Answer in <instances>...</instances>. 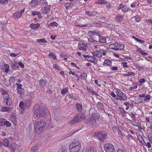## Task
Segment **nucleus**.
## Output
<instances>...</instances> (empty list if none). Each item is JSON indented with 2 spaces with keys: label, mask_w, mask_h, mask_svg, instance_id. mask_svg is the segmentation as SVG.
<instances>
[{
  "label": "nucleus",
  "mask_w": 152,
  "mask_h": 152,
  "mask_svg": "<svg viewBox=\"0 0 152 152\" xmlns=\"http://www.w3.org/2000/svg\"><path fill=\"white\" fill-rule=\"evenodd\" d=\"M3 102L4 103H6V105L8 106H10L12 104V100L9 97L4 99Z\"/></svg>",
  "instance_id": "15"
},
{
  "label": "nucleus",
  "mask_w": 152,
  "mask_h": 152,
  "mask_svg": "<svg viewBox=\"0 0 152 152\" xmlns=\"http://www.w3.org/2000/svg\"><path fill=\"white\" fill-rule=\"evenodd\" d=\"M77 115H78V118L80 119H80H83L84 120L86 117L84 114L83 113H80Z\"/></svg>",
  "instance_id": "48"
},
{
  "label": "nucleus",
  "mask_w": 152,
  "mask_h": 152,
  "mask_svg": "<svg viewBox=\"0 0 152 152\" xmlns=\"http://www.w3.org/2000/svg\"><path fill=\"white\" fill-rule=\"evenodd\" d=\"M128 140L129 141L130 140H133L134 139V137L131 135L129 134L126 136Z\"/></svg>",
  "instance_id": "57"
},
{
  "label": "nucleus",
  "mask_w": 152,
  "mask_h": 152,
  "mask_svg": "<svg viewBox=\"0 0 152 152\" xmlns=\"http://www.w3.org/2000/svg\"><path fill=\"white\" fill-rule=\"evenodd\" d=\"M87 74L84 72L81 73L80 75V79L82 80H85L87 78Z\"/></svg>",
  "instance_id": "30"
},
{
  "label": "nucleus",
  "mask_w": 152,
  "mask_h": 152,
  "mask_svg": "<svg viewBox=\"0 0 152 152\" xmlns=\"http://www.w3.org/2000/svg\"><path fill=\"white\" fill-rule=\"evenodd\" d=\"M75 4V1H72L70 3L65 4H64V6L65 7L66 9H68L70 8H72L74 6Z\"/></svg>",
  "instance_id": "16"
},
{
  "label": "nucleus",
  "mask_w": 152,
  "mask_h": 152,
  "mask_svg": "<svg viewBox=\"0 0 152 152\" xmlns=\"http://www.w3.org/2000/svg\"><path fill=\"white\" fill-rule=\"evenodd\" d=\"M36 42L38 43H45L47 42V41L45 40V38L38 39H37Z\"/></svg>",
  "instance_id": "34"
},
{
  "label": "nucleus",
  "mask_w": 152,
  "mask_h": 152,
  "mask_svg": "<svg viewBox=\"0 0 152 152\" xmlns=\"http://www.w3.org/2000/svg\"><path fill=\"white\" fill-rule=\"evenodd\" d=\"M135 75V73L131 71L128 72L126 74H124L123 75V76L125 77L131 76H134Z\"/></svg>",
  "instance_id": "29"
},
{
  "label": "nucleus",
  "mask_w": 152,
  "mask_h": 152,
  "mask_svg": "<svg viewBox=\"0 0 152 152\" xmlns=\"http://www.w3.org/2000/svg\"><path fill=\"white\" fill-rule=\"evenodd\" d=\"M17 91L18 93V94H20V95H21L22 94H23L24 93V89L23 88L17 89Z\"/></svg>",
  "instance_id": "44"
},
{
  "label": "nucleus",
  "mask_w": 152,
  "mask_h": 152,
  "mask_svg": "<svg viewBox=\"0 0 152 152\" xmlns=\"http://www.w3.org/2000/svg\"><path fill=\"white\" fill-rule=\"evenodd\" d=\"M34 107V114L37 118H42L45 116L47 113V108L45 107L39 106Z\"/></svg>",
  "instance_id": "2"
},
{
  "label": "nucleus",
  "mask_w": 152,
  "mask_h": 152,
  "mask_svg": "<svg viewBox=\"0 0 152 152\" xmlns=\"http://www.w3.org/2000/svg\"><path fill=\"white\" fill-rule=\"evenodd\" d=\"M40 24L39 23H36V24L32 23L30 25V27L32 29L35 30H37Z\"/></svg>",
  "instance_id": "14"
},
{
  "label": "nucleus",
  "mask_w": 152,
  "mask_h": 152,
  "mask_svg": "<svg viewBox=\"0 0 152 152\" xmlns=\"http://www.w3.org/2000/svg\"><path fill=\"white\" fill-rule=\"evenodd\" d=\"M151 99V96L150 94H148L145 96V97L144 101L145 102H148Z\"/></svg>",
  "instance_id": "41"
},
{
  "label": "nucleus",
  "mask_w": 152,
  "mask_h": 152,
  "mask_svg": "<svg viewBox=\"0 0 152 152\" xmlns=\"http://www.w3.org/2000/svg\"><path fill=\"white\" fill-rule=\"evenodd\" d=\"M3 67L4 69V72L6 73H8L9 70V65L8 64H5L4 65Z\"/></svg>",
  "instance_id": "33"
},
{
  "label": "nucleus",
  "mask_w": 152,
  "mask_h": 152,
  "mask_svg": "<svg viewBox=\"0 0 152 152\" xmlns=\"http://www.w3.org/2000/svg\"><path fill=\"white\" fill-rule=\"evenodd\" d=\"M109 48L114 50H124V45L122 43L115 42L113 44H110L109 45Z\"/></svg>",
  "instance_id": "4"
},
{
  "label": "nucleus",
  "mask_w": 152,
  "mask_h": 152,
  "mask_svg": "<svg viewBox=\"0 0 152 152\" xmlns=\"http://www.w3.org/2000/svg\"><path fill=\"white\" fill-rule=\"evenodd\" d=\"M53 68L58 70H61L60 67L56 64H53Z\"/></svg>",
  "instance_id": "47"
},
{
  "label": "nucleus",
  "mask_w": 152,
  "mask_h": 152,
  "mask_svg": "<svg viewBox=\"0 0 152 152\" xmlns=\"http://www.w3.org/2000/svg\"><path fill=\"white\" fill-rule=\"evenodd\" d=\"M69 147L70 152H79L81 148L80 142L75 139L71 142Z\"/></svg>",
  "instance_id": "3"
},
{
  "label": "nucleus",
  "mask_w": 152,
  "mask_h": 152,
  "mask_svg": "<svg viewBox=\"0 0 152 152\" xmlns=\"http://www.w3.org/2000/svg\"><path fill=\"white\" fill-rule=\"evenodd\" d=\"M124 19V16L120 14L117 15L115 16V19L118 22H121Z\"/></svg>",
  "instance_id": "19"
},
{
  "label": "nucleus",
  "mask_w": 152,
  "mask_h": 152,
  "mask_svg": "<svg viewBox=\"0 0 152 152\" xmlns=\"http://www.w3.org/2000/svg\"><path fill=\"white\" fill-rule=\"evenodd\" d=\"M87 91L90 94H91L92 95L96 96L97 94L94 90L91 88H88L87 87Z\"/></svg>",
  "instance_id": "20"
},
{
  "label": "nucleus",
  "mask_w": 152,
  "mask_h": 152,
  "mask_svg": "<svg viewBox=\"0 0 152 152\" xmlns=\"http://www.w3.org/2000/svg\"><path fill=\"white\" fill-rule=\"evenodd\" d=\"M3 145L5 147L8 146L9 141L7 139H4L3 141Z\"/></svg>",
  "instance_id": "52"
},
{
  "label": "nucleus",
  "mask_w": 152,
  "mask_h": 152,
  "mask_svg": "<svg viewBox=\"0 0 152 152\" xmlns=\"http://www.w3.org/2000/svg\"><path fill=\"white\" fill-rule=\"evenodd\" d=\"M135 21L136 22H138L141 20V18L138 15H136L134 17Z\"/></svg>",
  "instance_id": "58"
},
{
  "label": "nucleus",
  "mask_w": 152,
  "mask_h": 152,
  "mask_svg": "<svg viewBox=\"0 0 152 152\" xmlns=\"http://www.w3.org/2000/svg\"><path fill=\"white\" fill-rule=\"evenodd\" d=\"M6 119L5 118H0V126H4L5 121Z\"/></svg>",
  "instance_id": "35"
},
{
  "label": "nucleus",
  "mask_w": 152,
  "mask_h": 152,
  "mask_svg": "<svg viewBox=\"0 0 152 152\" xmlns=\"http://www.w3.org/2000/svg\"><path fill=\"white\" fill-rule=\"evenodd\" d=\"M132 37L136 41L141 43H145V41L144 40L139 39L134 36H132Z\"/></svg>",
  "instance_id": "39"
},
{
  "label": "nucleus",
  "mask_w": 152,
  "mask_h": 152,
  "mask_svg": "<svg viewBox=\"0 0 152 152\" xmlns=\"http://www.w3.org/2000/svg\"><path fill=\"white\" fill-rule=\"evenodd\" d=\"M0 92L1 93V95L3 96L8 93L7 91L3 88H2L1 89Z\"/></svg>",
  "instance_id": "54"
},
{
  "label": "nucleus",
  "mask_w": 152,
  "mask_h": 152,
  "mask_svg": "<svg viewBox=\"0 0 152 152\" xmlns=\"http://www.w3.org/2000/svg\"><path fill=\"white\" fill-rule=\"evenodd\" d=\"M50 11L49 7L48 6H45L41 10V11L42 14L44 15L49 12Z\"/></svg>",
  "instance_id": "12"
},
{
  "label": "nucleus",
  "mask_w": 152,
  "mask_h": 152,
  "mask_svg": "<svg viewBox=\"0 0 152 152\" xmlns=\"http://www.w3.org/2000/svg\"><path fill=\"white\" fill-rule=\"evenodd\" d=\"M139 52L140 54L145 56H147L148 55L147 53L141 50H139Z\"/></svg>",
  "instance_id": "60"
},
{
  "label": "nucleus",
  "mask_w": 152,
  "mask_h": 152,
  "mask_svg": "<svg viewBox=\"0 0 152 152\" xmlns=\"http://www.w3.org/2000/svg\"><path fill=\"white\" fill-rule=\"evenodd\" d=\"M39 147L38 145L34 146L31 148V152H37L38 149V148Z\"/></svg>",
  "instance_id": "32"
},
{
  "label": "nucleus",
  "mask_w": 152,
  "mask_h": 152,
  "mask_svg": "<svg viewBox=\"0 0 152 152\" xmlns=\"http://www.w3.org/2000/svg\"><path fill=\"white\" fill-rule=\"evenodd\" d=\"M9 148L10 149V151L11 152H15L16 147L13 148L12 145H10L8 146Z\"/></svg>",
  "instance_id": "56"
},
{
  "label": "nucleus",
  "mask_w": 152,
  "mask_h": 152,
  "mask_svg": "<svg viewBox=\"0 0 152 152\" xmlns=\"http://www.w3.org/2000/svg\"><path fill=\"white\" fill-rule=\"evenodd\" d=\"M121 9L122 12L124 13L129 11V9L126 6H125L122 4L119 5L117 8V10H119Z\"/></svg>",
  "instance_id": "10"
},
{
  "label": "nucleus",
  "mask_w": 152,
  "mask_h": 152,
  "mask_svg": "<svg viewBox=\"0 0 152 152\" xmlns=\"http://www.w3.org/2000/svg\"><path fill=\"white\" fill-rule=\"evenodd\" d=\"M137 138H138V140L140 142H142V140H143V139L142 137L140 134L138 135Z\"/></svg>",
  "instance_id": "63"
},
{
  "label": "nucleus",
  "mask_w": 152,
  "mask_h": 152,
  "mask_svg": "<svg viewBox=\"0 0 152 152\" xmlns=\"http://www.w3.org/2000/svg\"><path fill=\"white\" fill-rule=\"evenodd\" d=\"M38 4V2L36 0H32L29 3V5L33 7H35L37 6Z\"/></svg>",
  "instance_id": "26"
},
{
  "label": "nucleus",
  "mask_w": 152,
  "mask_h": 152,
  "mask_svg": "<svg viewBox=\"0 0 152 152\" xmlns=\"http://www.w3.org/2000/svg\"><path fill=\"white\" fill-rule=\"evenodd\" d=\"M48 56L51 57L54 60H55L57 59V56L56 54H54L52 53H50L48 55Z\"/></svg>",
  "instance_id": "40"
},
{
  "label": "nucleus",
  "mask_w": 152,
  "mask_h": 152,
  "mask_svg": "<svg viewBox=\"0 0 152 152\" xmlns=\"http://www.w3.org/2000/svg\"><path fill=\"white\" fill-rule=\"evenodd\" d=\"M19 107L21 109H23L24 108V104L23 102L21 101L20 102Z\"/></svg>",
  "instance_id": "61"
},
{
  "label": "nucleus",
  "mask_w": 152,
  "mask_h": 152,
  "mask_svg": "<svg viewBox=\"0 0 152 152\" xmlns=\"http://www.w3.org/2000/svg\"><path fill=\"white\" fill-rule=\"evenodd\" d=\"M12 108L10 107H5L3 106L0 108V111L1 112H7L10 113L12 110Z\"/></svg>",
  "instance_id": "11"
},
{
  "label": "nucleus",
  "mask_w": 152,
  "mask_h": 152,
  "mask_svg": "<svg viewBox=\"0 0 152 152\" xmlns=\"http://www.w3.org/2000/svg\"><path fill=\"white\" fill-rule=\"evenodd\" d=\"M121 65L124 68H129V65L128 64V63L127 62L122 63Z\"/></svg>",
  "instance_id": "46"
},
{
  "label": "nucleus",
  "mask_w": 152,
  "mask_h": 152,
  "mask_svg": "<svg viewBox=\"0 0 152 152\" xmlns=\"http://www.w3.org/2000/svg\"><path fill=\"white\" fill-rule=\"evenodd\" d=\"M94 116L95 117L96 119H97V120H98L100 119V121H101V119L100 118H101V117L99 114H94Z\"/></svg>",
  "instance_id": "55"
},
{
  "label": "nucleus",
  "mask_w": 152,
  "mask_h": 152,
  "mask_svg": "<svg viewBox=\"0 0 152 152\" xmlns=\"http://www.w3.org/2000/svg\"><path fill=\"white\" fill-rule=\"evenodd\" d=\"M76 107L78 112H80L83 109V106L81 104L77 103L76 104Z\"/></svg>",
  "instance_id": "24"
},
{
  "label": "nucleus",
  "mask_w": 152,
  "mask_h": 152,
  "mask_svg": "<svg viewBox=\"0 0 152 152\" xmlns=\"http://www.w3.org/2000/svg\"><path fill=\"white\" fill-rule=\"evenodd\" d=\"M46 126V123L43 120L36 121L34 124V132L37 134H40L44 130Z\"/></svg>",
  "instance_id": "1"
},
{
  "label": "nucleus",
  "mask_w": 152,
  "mask_h": 152,
  "mask_svg": "<svg viewBox=\"0 0 152 152\" xmlns=\"http://www.w3.org/2000/svg\"><path fill=\"white\" fill-rule=\"evenodd\" d=\"M91 34L92 35V37L96 39L95 36H96L97 37L100 35V34L97 32L95 31H90Z\"/></svg>",
  "instance_id": "25"
},
{
  "label": "nucleus",
  "mask_w": 152,
  "mask_h": 152,
  "mask_svg": "<svg viewBox=\"0 0 152 152\" xmlns=\"http://www.w3.org/2000/svg\"><path fill=\"white\" fill-rule=\"evenodd\" d=\"M11 66L13 69H16L18 67L17 62V61H15L13 63H12L11 64Z\"/></svg>",
  "instance_id": "31"
},
{
  "label": "nucleus",
  "mask_w": 152,
  "mask_h": 152,
  "mask_svg": "<svg viewBox=\"0 0 152 152\" xmlns=\"http://www.w3.org/2000/svg\"><path fill=\"white\" fill-rule=\"evenodd\" d=\"M11 123L7 120H6L5 121L4 126H6L7 127H10L11 126Z\"/></svg>",
  "instance_id": "53"
},
{
  "label": "nucleus",
  "mask_w": 152,
  "mask_h": 152,
  "mask_svg": "<svg viewBox=\"0 0 152 152\" xmlns=\"http://www.w3.org/2000/svg\"><path fill=\"white\" fill-rule=\"evenodd\" d=\"M8 3V0H0V4H7Z\"/></svg>",
  "instance_id": "59"
},
{
  "label": "nucleus",
  "mask_w": 152,
  "mask_h": 152,
  "mask_svg": "<svg viewBox=\"0 0 152 152\" xmlns=\"http://www.w3.org/2000/svg\"><path fill=\"white\" fill-rule=\"evenodd\" d=\"M92 53L94 56L97 57H100L102 56V53L100 51L96 50L93 52Z\"/></svg>",
  "instance_id": "22"
},
{
  "label": "nucleus",
  "mask_w": 152,
  "mask_h": 152,
  "mask_svg": "<svg viewBox=\"0 0 152 152\" xmlns=\"http://www.w3.org/2000/svg\"><path fill=\"white\" fill-rule=\"evenodd\" d=\"M118 109L119 111L122 115L124 116H126V112L125 111L123 108L119 107L118 108Z\"/></svg>",
  "instance_id": "23"
},
{
  "label": "nucleus",
  "mask_w": 152,
  "mask_h": 152,
  "mask_svg": "<svg viewBox=\"0 0 152 152\" xmlns=\"http://www.w3.org/2000/svg\"><path fill=\"white\" fill-rule=\"evenodd\" d=\"M88 123L91 122L93 125H95L96 124V121L94 115H93L90 118H89L87 121Z\"/></svg>",
  "instance_id": "13"
},
{
  "label": "nucleus",
  "mask_w": 152,
  "mask_h": 152,
  "mask_svg": "<svg viewBox=\"0 0 152 152\" xmlns=\"http://www.w3.org/2000/svg\"><path fill=\"white\" fill-rule=\"evenodd\" d=\"M25 11V9H24L22 11H21V12H19V11L17 12L14 13L13 15H12V18L15 19H18L20 18L22 15V13H24Z\"/></svg>",
  "instance_id": "8"
},
{
  "label": "nucleus",
  "mask_w": 152,
  "mask_h": 152,
  "mask_svg": "<svg viewBox=\"0 0 152 152\" xmlns=\"http://www.w3.org/2000/svg\"><path fill=\"white\" fill-rule=\"evenodd\" d=\"M131 124L134 126L138 127L139 130H141L142 129V128L141 127V125L139 122H136L134 121H131ZM139 131H140V130H139Z\"/></svg>",
  "instance_id": "18"
},
{
  "label": "nucleus",
  "mask_w": 152,
  "mask_h": 152,
  "mask_svg": "<svg viewBox=\"0 0 152 152\" xmlns=\"http://www.w3.org/2000/svg\"><path fill=\"white\" fill-rule=\"evenodd\" d=\"M68 148L66 146H61V148L59 150L58 152H67Z\"/></svg>",
  "instance_id": "28"
},
{
  "label": "nucleus",
  "mask_w": 152,
  "mask_h": 152,
  "mask_svg": "<svg viewBox=\"0 0 152 152\" xmlns=\"http://www.w3.org/2000/svg\"><path fill=\"white\" fill-rule=\"evenodd\" d=\"M94 148L93 147H89L86 150V152H94Z\"/></svg>",
  "instance_id": "45"
},
{
  "label": "nucleus",
  "mask_w": 152,
  "mask_h": 152,
  "mask_svg": "<svg viewBox=\"0 0 152 152\" xmlns=\"http://www.w3.org/2000/svg\"><path fill=\"white\" fill-rule=\"evenodd\" d=\"M105 64H107L109 66H111L112 65L111 61L107 59H105Z\"/></svg>",
  "instance_id": "49"
},
{
  "label": "nucleus",
  "mask_w": 152,
  "mask_h": 152,
  "mask_svg": "<svg viewBox=\"0 0 152 152\" xmlns=\"http://www.w3.org/2000/svg\"><path fill=\"white\" fill-rule=\"evenodd\" d=\"M148 137L150 142H152V134L149 133L148 134Z\"/></svg>",
  "instance_id": "62"
},
{
  "label": "nucleus",
  "mask_w": 152,
  "mask_h": 152,
  "mask_svg": "<svg viewBox=\"0 0 152 152\" xmlns=\"http://www.w3.org/2000/svg\"><path fill=\"white\" fill-rule=\"evenodd\" d=\"M98 38L99 39V42H104V37L103 36H100V35L98 37Z\"/></svg>",
  "instance_id": "50"
},
{
  "label": "nucleus",
  "mask_w": 152,
  "mask_h": 152,
  "mask_svg": "<svg viewBox=\"0 0 152 152\" xmlns=\"http://www.w3.org/2000/svg\"><path fill=\"white\" fill-rule=\"evenodd\" d=\"M129 115L134 120H136V114L132 112H130L129 113Z\"/></svg>",
  "instance_id": "38"
},
{
  "label": "nucleus",
  "mask_w": 152,
  "mask_h": 152,
  "mask_svg": "<svg viewBox=\"0 0 152 152\" xmlns=\"http://www.w3.org/2000/svg\"><path fill=\"white\" fill-rule=\"evenodd\" d=\"M16 78L14 77H11L9 79V82L10 84H11L15 81Z\"/></svg>",
  "instance_id": "37"
},
{
  "label": "nucleus",
  "mask_w": 152,
  "mask_h": 152,
  "mask_svg": "<svg viewBox=\"0 0 152 152\" xmlns=\"http://www.w3.org/2000/svg\"><path fill=\"white\" fill-rule=\"evenodd\" d=\"M89 59H88V61L90 62L94 63V64H96L98 62L97 59L92 56H90Z\"/></svg>",
  "instance_id": "27"
},
{
  "label": "nucleus",
  "mask_w": 152,
  "mask_h": 152,
  "mask_svg": "<svg viewBox=\"0 0 152 152\" xmlns=\"http://www.w3.org/2000/svg\"><path fill=\"white\" fill-rule=\"evenodd\" d=\"M68 91V88L67 87L63 88L61 91V93L62 94H65Z\"/></svg>",
  "instance_id": "36"
},
{
  "label": "nucleus",
  "mask_w": 152,
  "mask_h": 152,
  "mask_svg": "<svg viewBox=\"0 0 152 152\" xmlns=\"http://www.w3.org/2000/svg\"><path fill=\"white\" fill-rule=\"evenodd\" d=\"M80 120L78 118V115H76L73 119L69 122V124H73L77 122Z\"/></svg>",
  "instance_id": "17"
},
{
  "label": "nucleus",
  "mask_w": 152,
  "mask_h": 152,
  "mask_svg": "<svg viewBox=\"0 0 152 152\" xmlns=\"http://www.w3.org/2000/svg\"><path fill=\"white\" fill-rule=\"evenodd\" d=\"M104 131L97 132L94 134V136L97 137L101 141H104Z\"/></svg>",
  "instance_id": "7"
},
{
  "label": "nucleus",
  "mask_w": 152,
  "mask_h": 152,
  "mask_svg": "<svg viewBox=\"0 0 152 152\" xmlns=\"http://www.w3.org/2000/svg\"><path fill=\"white\" fill-rule=\"evenodd\" d=\"M46 83V81L42 79L39 80V85L41 86H43Z\"/></svg>",
  "instance_id": "51"
},
{
  "label": "nucleus",
  "mask_w": 152,
  "mask_h": 152,
  "mask_svg": "<svg viewBox=\"0 0 152 152\" xmlns=\"http://www.w3.org/2000/svg\"><path fill=\"white\" fill-rule=\"evenodd\" d=\"M85 13L89 16H94L97 14V12L95 11H86Z\"/></svg>",
  "instance_id": "21"
},
{
  "label": "nucleus",
  "mask_w": 152,
  "mask_h": 152,
  "mask_svg": "<svg viewBox=\"0 0 152 152\" xmlns=\"http://www.w3.org/2000/svg\"><path fill=\"white\" fill-rule=\"evenodd\" d=\"M138 87L137 85L134 86V87H130L129 88V91L133 90L135 89H136Z\"/></svg>",
  "instance_id": "64"
},
{
  "label": "nucleus",
  "mask_w": 152,
  "mask_h": 152,
  "mask_svg": "<svg viewBox=\"0 0 152 152\" xmlns=\"http://www.w3.org/2000/svg\"><path fill=\"white\" fill-rule=\"evenodd\" d=\"M114 146L111 144H105V151L106 152H115Z\"/></svg>",
  "instance_id": "6"
},
{
  "label": "nucleus",
  "mask_w": 152,
  "mask_h": 152,
  "mask_svg": "<svg viewBox=\"0 0 152 152\" xmlns=\"http://www.w3.org/2000/svg\"><path fill=\"white\" fill-rule=\"evenodd\" d=\"M48 25L49 26L57 27L58 25V24L57 22H53L52 23H50Z\"/></svg>",
  "instance_id": "42"
},
{
  "label": "nucleus",
  "mask_w": 152,
  "mask_h": 152,
  "mask_svg": "<svg viewBox=\"0 0 152 152\" xmlns=\"http://www.w3.org/2000/svg\"><path fill=\"white\" fill-rule=\"evenodd\" d=\"M87 47V44L85 43L80 42L78 44V48L80 50L86 51Z\"/></svg>",
  "instance_id": "9"
},
{
  "label": "nucleus",
  "mask_w": 152,
  "mask_h": 152,
  "mask_svg": "<svg viewBox=\"0 0 152 152\" xmlns=\"http://www.w3.org/2000/svg\"><path fill=\"white\" fill-rule=\"evenodd\" d=\"M95 4H98L99 5L104 4V0H99L95 3Z\"/></svg>",
  "instance_id": "43"
},
{
  "label": "nucleus",
  "mask_w": 152,
  "mask_h": 152,
  "mask_svg": "<svg viewBox=\"0 0 152 152\" xmlns=\"http://www.w3.org/2000/svg\"><path fill=\"white\" fill-rule=\"evenodd\" d=\"M116 91L117 96L116 99L120 101H126L127 99V97L126 94L123 93L119 89H117Z\"/></svg>",
  "instance_id": "5"
}]
</instances>
